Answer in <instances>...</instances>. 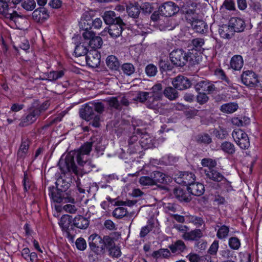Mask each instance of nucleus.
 Listing matches in <instances>:
<instances>
[{"instance_id": "56", "label": "nucleus", "mask_w": 262, "mask_h": 262, "mask_svg": "<svg viewBox=\"0 0 262 262\" xmlns=\"http://www.w3.org/2000/svg\"><path fill=\"white\" fill-rule=\"evenodd\" d=\"M186 257L190 262H200L205 260L204 256H200L199 254L194 253H189Z\"/></svg>"}, {"instance_id": "42", "label": "nucleus", "mask_w": 262, "mask_h": 262, "mask_svg": "<svg viewBox=\"0 0 262 262\" xmlns=\"http://www.w3.org/2000/svg\"><path fill=\"white\" fill-rule=\"evenodd\" d=\"M88 51V49L87 47L84 45L80 43L75 47L74 53L76 56L79 57L85 55V54L87 55L89 52Z\"/></svg>"}, {"instance_id": "59", "label": "nucleus", "mask_w": 262, "mask_h": 262, "mask_svg": "<svg viewBox=\"0 0 262 262\" xmlns=\"http://www.w3.org/2000/svg\"><path fill=\"white\" fill-rule=\"evenodd\" d=\"M189 219L190 222L192 223L198 227H200L204 224L203 219L200 217L191 216L189 217Z\"/></svg>"}, {"instance_id": "49", "label": "nucleus", "mask_w": 262, "mask_h": 262, "mask_svg": "<svg viewBox=\"0 0 262 262\" xmlns=\"http://www.w3.org/2000/svg\"><path fill=\"white\" fill-rule=\"evenodd\" d=\"M229 247L233 250H238L241 246L239 239L236 237H231L229 239Z\"/></svg>"}, {"instance_id": "38", "label": "nucleus", "mask_w": 262, "mask_h": 262, "mask_svg": "<svg viewBox=\"0 0 262 262\" xmlns=\"http://www.w3.org/2000/svg\"><path fill=\"white\" fill-rule=\"evenodd\" d=\"M29 144L27 141L22 142L17 152V157L19 159L24 158L27 155Z\"/></svg>"}, {"instance_id": "24", "label": "nucleus", "mask_w": 262, "mask_h": 262, "mask_svg": "<svg viewBox=\"0 0 262 262\" xmlns=\"http://www.w3.org/2000/svg\"><path fill=\"white\" fill-rule=\"evenodd\" d=\"M243 59L241 55H234L231 59L230 67L234 70H241L243 66Z\"/></svg>"}, {"instance_id": "39", "label": "nucleus", "mask_w": 262, "mask_h": 262, "mask_svg": "<svg viewBox=\"0 0 262 262\" xmlns=\"http://www.w3.org/2000/svg\"><path fill=\"white\" fill-rule=\"evenodd\" d=\"M102 40L99 36H94L89 41V45L93 49L100 48L102 45Z\"/></svg>"}, {"instance_id": "51", "label": "nucleus", "mask_w": 262, "mask_h": 262, "mask_svg": "<svg viewBox=\"0 0 262 262\" xmlns=\"http://www.w3.org/2000/svg\"><path fill=\"white\" fill-rule=\"evenodd\" d=\"M122 70L127 75H130L135 72L134 66L130 63H125L122 66Z\"/></svg>"}, {"instance_id": "26", "label": "nucleus", "mask_w": 262, "mask_h": 262, "mask_svg": "<svg viewBox=\"0 0 262 262\" xmlns=\"http://www.w3.org/2000/svg\"><path fill=\"white\" fill-rule=\"evenodd\" d=\"M102 17L105 23L111 25L116 23L118 19H120L116 16V14L113 11H105Z\"/></svg>"}, {"instance_id": "18", "label": "nucleus", "mask_w": 262, "mask_h": 262, "mask_svg": "<svg viewBox=\"0 0 262 262\" xmlns=\"http://www.w3.org/2000/svg\"><path fill=\"white\" fill-rule=\"evenodd\" d=\"M229 24V26L232 28L233 31L234 32L243 31L245 26L244 21L242 19L237 17L231 18Z\"/></svg>"}, {"instance_id": "17", "label": "nucleus", "mask_w": 262, "mask_h": 262, "mask_svg": "<svg viewBox=\"0 0 262 262\" xmlns=\"http://www.w3.org/2000/svg\"><path fill=\"white\" fill-rule=\"evenodd\" d=\"M173 195L180 201L188 202L191 200L190 194L180 187L173 190Z\"/></svg>"}, {"instance_id": "25", "label": "nucleus", "mask_w": 262, "mask_h": 262, "mask_svg": "<svg viewBox=\"0 0 262 262\" xmlns=\"http://www.w3.org/2000/svg\"><path fill=\"white\" fill-rule=\"evenodd\" d=\"M191 26L195 31L199 33H204L207 29V24L202 20L198 18L192 23Z\"/></svg>"}, {"instance_id": "58", "label": "nucleus", "mask_w": 262, "mask_h": 262, "mask_svg": "<svg viewBox=\"0 0 262 262\" xmlns=\"http://www.w3.org/2000/svg\"><path fill=\"white\" fill-rule=\"evenodd\" d=\"M140 183L143 186L154 185L155 183L152 178L149 177H141L139 180Z\"/></svg>"}, {"instance_id": "7", "label": "nucleus", "mask_w": 262, "mask_h": 262, "mask_svg": "<svg viewBox=\"0 0 262 262\" xmlns=\"http://www.w3.org/2000/svg\"><path fill=\"white\" fill-rule=\"evenodd\" d=\"M232 135L235 142L241 148L246 149L249 146L250 142L248 137L242 129H234Z\"/></svg>"}, {"instance_id": "35", "label": "nucleus", "mask_w": 262, "mask_h": 262, "mask_svg": "<svg viewBox=\"0 0 262 262\" xmlns=\"http://www.w3.org/2000/svg\"><path fill=\"white\" fill-rule=\"evenodd\" d=\"M138 139V137L137 135L133 136L129 140L128 144H129V151L130 153H134L139 151L140 150V146L138 143L134 145V142L137 141Z\"/></svg>"}, {"instance_id": "62", "label": "nucleus", "mask_w": 262, "mask_h": 262, "mask_svg": "<svg viewBox=\"0 0 262 262\" xmlns=\"http://www.w3.org/2000/svg\"><path fill=\"white\" fill-rule=\"evenodd\" d=\"M219 249V242L214 241L208 249V253L210 254H215Z\"/></svg>"}, {"instance_id": "16", "label": "nucleus", "mask_w": 262, "mask_h": 262, "mask_svg": "<svg viewBox=\"0 0 262 262\" xmlns=\"http://www.w3.org/2000/svg\"><path fill=\"white\" fill-rule=\"evenodd\" d=\"M48 17V13L44 8L37 9L32 13L33 20L38 23H42L47 20Z\"/></svg>"}, {"instance_id": "54", "label": "nucleus", "mask_w": 262, "mask_h": 262, "mask_svg": "<svg viewBox=\"0 0 262 262\" xmlns=\"http://www.w3.org/2000/svg\"><path fill=\"white\" fill-rule=\"evenodd\" d=\"M63 75V72L62 71H53L50 72L48 75V79L50 80H56L61 78Z\"/></svg>"}, {"instance_id": "40", "label": "nucleus", "mask_w": 262, "mask_h": 262, "mask_svg": "<svg viewBox=\"0 0 262 262\" xmlns=\"http://www.w3.org/2000/svg\"><path fill=\"white\" fill-rule=\"evenodd\" d=\"M152 96L154 100H158L162 97V85L161 84L155 85L152 88Z\"/></svg>"}, {"instance_id": "30", "label": "nucleus", "mask_w": 262, "mask_h": 262, "mask_svg": "<svg viewBox=\"0 0 262 262\" xmlns=\"http://www.w3.org/2000/svg\"><path fill=\"white\" fill-rule=\"evenodd\" d=\"M38 115L39 112L38 110H33L23 119V122L20 125L25 126L32 123L36 120Z\"/></svg>"}, {"instance_id": "1", "label": "nucleus", "mask_w": 262, "mask_h": 262, "mask_svg": "<svg viewBox=\"0 0 262 262\" xmlns=\"http://www.w3.org/2000/svg\"><path fill=\"white\" fill-rule=\"evenodd\" d=\"M93 138L91 142L83 144L78 150L71 151L68 154H64L61 157L58 164H83L88 162V159L92 146L95 147L98 152L103 151L105 146L102 144V140L100 138Z\"/></svg>"}, {"instance_id": "15", "label": "nucleus", "mask_w": 262, "mask_h": 262, "mask_svg": "<svg viewBox=\"0 0 262 262\" xmlns=\"http://www.w3.org/2000/svg\"><path fill=\"white\" fill-rule=\"evenodd\" d=\"M124 24L121 19H118L116 23H115L109 27L108 33L113 38L119 37L122 33L123 26Z\"/></svg>"}, {"instance_id": "53", "label": "nucleus", "mask_w": 262, "mask_h": 262, "mask_svg": "<svg viewBox=\"0 0 262 262\" xmlns=\"http://www.w3.org/2000/svg\"><path fill=\"white\" fill-rule=\"evenodd\" d=\"M145 73L148 76H154L157 73V68L152 64H148L145 68Z\"/></svg>"}, {"instance_id": "44", "label": "nucleus", "mask_w": 262, "mask_h": 262, "mask_svg": "<svg viewBox=\"0 0 262 262\" xmlns=\"http://www.w3.org/2000/svg\"><path fill=\"white\" fill-rule=\"evenodd\" d=\"M221 149L225 152L232 154L235 152V147L233 144L229 142H224L221 145Z\"/></svg>"}, {"instance_id": "4", "label": "nucleus", "mask_w": 262, "mask_h": 262, "mask_svg": "<svg viewBox=\"0 0 262 262\" xmlns=\"http://www.w3.org/2000/svg\"><path fill=\"white\" fill-rule=\"evenodd\" d=\"M9 2V0H0V15L11 21L17 23L19 19H22L23 17L18 14L15 11L10 12L8 5Z\"/></svg>"}, {"instance_id": "33", "label": "nucleus", "mask_w": 262, "mask_h": 262, "mask_svg": "<svg viewBox=\"0 0 262 262\" xmlns=\"http://www.w3.org/2000/svg\"><path fill=\"white\" fill-rule=\"evenodd\" d=\"M199 52L197 51L195 48L189 50V51L186 53L187 58V61L188 60L192 62H198L199 61Z\"/></svg>"}, {"instance_id": "10", "label": "nucleus", "mask_w": 262, "mask_h": 262, "mask_svg": "<svg viewBox=\"0 0 262 262\" xmlns=\"http://www.w3.org/2000/svg\"><path fill=\"white\" fill-rule=\"evenodd\" d=\"M242 82L247 86L253 88L259 82L257 76L251 71H246L242 75Z\"/></svg>"}, {"instance_id": "55", "label": "nucleus", "mask_w": 262, "mask_h": 262, "mask_svg": "<svg viewBox=\"0 0 262 262\" xmlns=\"http://www.w3.org/2000/svg\"><path fill=\"white\" fill-rule=\"evenodd\" d=\"M152 228L153 224L151 223H148L146 226L141 228L140 232V236L141 237H144L152 229Z\"/></svg>"}, {"instance_id": "48", "label": "nucleus", "mask_w": 262, "mask_h": 262, "mask_svg": "<svg viewBox=\"0 0 262 262\" xmlns=\"http://www.w3.org/2000/svg\"><path fill=\"white\" fill-rule=\"evenodd\" d=\"M161 163L164 164L166 163H173L179 162V158L173 156L171 155H167L161 158Z\"/></svg>"}, {"instance_id": "37", "label": "nucleus", "mask_w": 262, "mask_h": 262, "mask_svg": "<svg viewBox=\"0 0 262 262\" xmlns=\"http://www.w3.org/2000/svg\"><path fill=\"white\" fill-rule=\"evenodd\" d=\"M164 94L170 100H173L178 96L177 91L172 87L166 88L164 91Z\"/></svg>"}, {"instance_id": "63", "label": "nucleus", "mask_w": 262, "mask_h": 262, "mask_svg": "<svg viewBox=\"0 0 262 262\" xmlns=\"http://www.w3.org/2000/svg\"><path fill=\"white\" fill-rule=\"evenodd\" d=\"M207 84V81H201L198 82L195 85V89L196 91H202L203 93L205 92L206 86Z\"/></svg>"}, {"instance_id": "61", "label": "nucleus", "mask_w": 262, "mask_h": 262, "mask_svg": "<svg viewBox=\"0 0 262 262\" xmlns=\"http://www.w3.org/2000/svg\"><path fill=\"white\" fill-rule=\"evenodd\" d=\"M59 224L63 230H66V229H67L70 224V221L69 220L68 216H62L60 220Z\"/></svg>"}, {"instance_id": "45", "label": "nucleus", "mask_w": 262, "mask_h": 262, "mask_svg": "<svg viewBox=\"0 0 262 262\" xmlns=\"http://www.w3.org/2000/svg\"><path fill=\"white\" fill-rule=\"evenodd\" d=\"M151 177L155 184L157 183H163L164 181L165 174L160 171H155L151 174Z\"/></svg>"}, {"instance_id": "57", "label": "nucleus", "mask_w": 262, "mask_h": 262, "mask_svg": "<svg viewBox=\"0 0 262 262\" xmlns=\"http://www.w3.org/2000/svg\"><path fill=\"white\" fill-rule=\"evenodd\" d=\"M75 245L76 248L79 250L81 251L84 250L86 248V241L84 238L82 237H79L76 240Z\"/></svg>"}, {"instance_id": "8", "label": "nucleus", "mask_w": 262, "mask_h": 262, "mask_svg": "<svg viewBox=\"0 0 262 262\" xmlns=\"http://www.w3.org/2000/svg\"><path fill=\"white\" fill-rule=\"evenodd\" d=\"M50 198L55 202L56 203H74L75 202L74 199L69 196H66L67 193L58 190L57 188H53L50 189L49 193Z\"/></svg>"}, {"instance_id": "41", "label": "nucleus", "mask_w": 262, "mask_h": 262, "mask_svg": "<svg viewBox=\"0 0 262 262\" xmlns=\"http://www.w3.org/2000/svg\"><path fill=\"white\" fill-rule=\"evenodd\" d=\"M128 213L127 209L122 207H118L114 209L113 215L117 219H121L126 216Z\"/></svg>"}, {"instance_id": "28", "label": "nucleus", "mask_w": 262, "mask_h": 262, "mask_svg": "<svg viewBox=\"0 0 262 262\" xmlns=\"http://www.w3.org/2000/svg\"><path fill=\"white\" fill-rule=\"evenodd\" d=\"M106 64L107 67L112 70H118L120 63L115 56L110 55L106 59Z\"/></svg>"}, {"instance_id": "31", "label": "nucleus", "mask_w": 262, "mask_h": 262, "mask_svg": "<svg viewBox=\"0 0 262 262\" xmlns=\"http://www.w3.org/2000/svg\"><path fill=\"white\" fill-rule=\"evenodd\" d=\"M219 32L221 37L228 39L232 35L233 31L229 25H223L219 28Z\"/></svg>"}, {"instance_id": "36", "label": "nucleus", "mask_w": 262, "mask_h": 262, "mask_svg": "<svg viewBox=\"0 0 262 262\" xmlns=\"http://www.w3.org/2000/svg\"><path fill=\"white\" fill-rule=\"evenodd\" d=\"M56 188L65 192L69 188L70 184L62 178H58L56 182Z\"/></svg>"}, {"instance_id": "50", "label": "nucleus", "mask_w": 262, "mask_h": 262, "mask_svg": "<svg viewBox=\"0 0 262 262\" xmlns=\"http://www.w3.org/2000/svg\"><path fill=\"white\" fill-rule=\"evenodd\" d=\"M185 17L186 20L190 23L191 25L198 18V15L191 9H189L186 11Z\"/></svg>"}, {"instance_id": "34", "label": "nucleus", "mask_w": 262, "mask_h": 262, "mask_svg": "<svg viewBox=\"0 0 262 262\" xmlns=\"http://www.w3.org/2000/svg\"><path fill=\"white\" fill-rule=\"evenodd\" d=\"M138 139V137L137 135L133 136L129 140L128 144H129V151L130 153H134L139 151L140 150V146L138 143L134 145V142L137 141Z\"/></svg>"}, {"instance_id": "23", "label": "nucleus", "mask_w": 262, "mask_h": 262, "mask_svg": "<svg viewBox=\"0 0 262 262\" xmlns=\"http://www.w3.org/2000/svg\"><path fill=\"white\" fill-rule=\"evenodd\" d=\"M169 248L173 253L179 254L186 249V246L183 241L178 240L170 245Z\"/></svg>"}, {"instance_id": "9", "label": "nucleus", "mask_w": 262, "mask_h": 262, "mask_svg": "<svg viewBox=\"0 0 262 262\" xmlns=\"http://www.w3.org/2000/svg\"><path fill=\"white\" fill-rule=\"evenodd\" d=\"M195 174L190 172H179L178 176L175 178L176 182L181 185L189 186L195 180Z\"/></svg>"}, {"instance_id": "22", "label": "nucleus", "mask_w": 262, "mask_h": 262, "mask_svg": "<svg viewBox=\"0 0 262 262\" xmlns=\"http://www.w3.org/2000/svg\"><path fill=\"white\" fill-rule=\"evenodd\" d=\"M216 231V237L220 239L225 240L228 236L230 231L229 227L226 225H217L215 228Z\"/></svg>"}, {"instance_id": "43", "label": "nucleus", "mask_w": 262, "mask_h": 262, "mask_svg": "<svg viewBox=\"0 0 262 262\" xmlns=\"http://www.w3.org/2000/svg\"><path fill=\"white\" fill-rule=\"evenodd\" d=\"M81 28L84 30V31L82 34V36L85 40L86 44H88L89 41L95 36V34L92 31L88 30V29L91 28V26L88 24V26L84 25V26H83V27Z\"/></svg>"}, {"instance_id": "13", "label": "nucleus", "mask_w": 262, "mask_h": 262, "mask_svg": "<svg viewBox=\"0 0 262 262\" xmlns=\"http://www.w3.org/2000/svg\"><path fill=\"white\" fill-rule=\"evenodd\" d=\"M89 246L91 250L98 254L103 243L102 238L97 234H94L89 237Z\"/></svg>"}, {"instance_id": "19", "label": "nucleus", "mask_w": 262, "mask_h": 262, "mask_svg": "<svg viewBox=\"0 0 262 262\" xmlns=\"http://www.w3.org/2000/svg\"><path fill=\"white\" fill-rule=\"evenodd\" d=\"M187 190L192 195L200 196L204 193V186L202 183L193 182L187 187Z\"/></svg>"}, {"instance_id": "47", "label": "nucleus", "mask_w": 262, "mask_h": 262, "mask_svg": "<svg viewBox=\"0 0 262 262\" xmlns=\"http://www.w3.org/2000/svg\"><path fill=\"white\" fill-rule=\"evenodd\" d=\"M22 7L27 11H32L36 7L34 0H25L21 3Z\"/></svg>"}, {"instance_id": "27", "label": "nucleus", "mask_w": 262, "mask_h": 262, "mask_svg": "<svg viewBox=\"0 0 262 262\" xmlns=\"http://www.w3.org/2000/svg\"><path fill=\"white\" fill-rule=\"evenodd\" d=\"M73 224L77 228L80 229H85L88 227L89 222L83 216L81 215H78L74 219Z\"/></svg>"}, {"instance_id": "3", "label": "nucleus", "mask_w": 262, "mask_h": 262, "mask_svg": "<svg viewBox=\"0 0 262 262\" xmlns=\"http://www.w3.org/2000/svg\"><path fill=\"white\" fill-rule=\"evenodd\" d=\"M206 168L204 169V171L206 177L216 182H222V184L225 185V188H228L230 186V183L226 180V179L217 171L214 165H205Z\"/></svg>"}, {"instance_id": "46", "label": "nucleus", "mask_w": 262, "mask_h": 262, "mask_svg": "<svg viewBox=\"0 0 262 262\" xmlns=\"http://www.w3.org/2000/svg\"><path fill=\"white\" fill-rule=\"evenodd\" d=\"M127 12L130 16L137 17L140 13V9L137 6L130 5L127 7Z\"/></svg>"}, {"instance_id": "6", "label": "nucleus", "mask_w": 262, "mask_h": 262, "mask_svg": "<svg viewBox=\"0 0 262 262\" xmlns=\"http://www.w3.org/2000/svg\"><path fill=\"white\" fill-rule=\"evenodd\" d=\"M186 53L182 49L173 50L170 54L171 62L178 67H183L187 62Z\"/></svg>"}, {"instance_id": "20", "label": "nucleus", "mask_w": 262, "mask_h": 262, "mask_svg": "<svg viewBox=\"0 0 262 262\" xmlns=\"http://www.w3.org/2000/svg\"><path fill=\"white\" fill-rule=\"evenodd\" d=\"M203 232L201 229H195L182 234V237L186 241H196L203 236Z\"/></svg>"}, {"instance_id": "64", "label": "nucleus", "mask_w": 262, "mask_h": 262, "mask_svg": "<svg viewBox=\"0 0 262 262\" xmlns=\"http://www.w3.org/2000/svg\"><path fill=\"white\" fill-rule=\"evenodd\" d=\"M196 99L200 104H203L208 101V97L205 93L200 92L197 96Z\"/></svg>"}, {"instance_id": "60", "label": "nucleus", "mask_w": 262, "mask_h": 262, "mask_svg": "<svg viewBox=\"0 0 262 262\" xmlns=\"http://www.w3.org/2000/svg\"><path fill=\"white\" fill-rule=\"evenodd\" d=\"M214 134L218 138L224 139L227 136L228 131L225 128L220 127L219 129H216L214 131Z\"/></svg>"}, {"instance_id": "2", "label": "nucleus", "mask_w": 262, "mask_h": 262, "mask_svg": "<svg viewBox=\"0 0 262 262\" xmlns=\"http://www.w3.org/2000/svg\"><path fill=\"white\" fill-rule=\"evenodd\" d=\"M80 115L82 118L86 121L92 120V125L94 127H99L100 125V116L96 115L93 107L91 104H85L80 111Z\"/></svg>"}, {"instance_id": "32", "label": "nucleus", "mask_w": 262, "mask_h": 262, "mask_svg": "<svg viewBox=\"0 0 262 262\" xmlns=\"http://www.w3.org/2000/svg\"><path fill=\"white\" fill-rule=\"evenodd\" d=\"M103 243L101 245V250L103 251L105 249L108 250L112 249L115 245L114 238L109 235H105L102 238Z\"/></svg>"}, {"instance_id": "11", "label": "nucleus", "mask_w": 262, "mask_h": 262, "mask_svg": "<svg viewBox=\"0 0 262 262\" xmlns=\"http://www.w3.org/2000/svg\"><path fill=\"white\" fill-rule=\"evenodd\" d=\"M159 12L162 16H171L179 11V7L172 2H167L159 7Z\"/></svg>"}, {"instance_id": "21", "label": "nucleus", "mask_w": 262, "mask_h": 262, "mask_svg": "<svg viewBox=\"0 0 262 262\" xmlns=\"http://www.w3.org/2000/svg\"><path fill=\"white\" fill-rule=\"evenodd\" d=\"M62 173L70 176L72 173L78 175L79 171L76 165H58Z\"/></svg>"}, {"instance_id": "52", "label": "nucleus", "mask_w": 262, "mask_h": 262, "mask_svg": "<svg viewBox=\"0 0 262 262\" xmlns=\"http://www.w3.org/2000/svg\"><path fill=\"white\" fill-rule=\"evenodd\" d=\"M91 16L88 12H84L81 18L80 25L81 27H83L84 25L88 26V23L91 26Z\"/></svg>"}, {"instance_id": "12", "label": "nucleus", "mask_w": 262, "mask_h": 262, "mask_svg": "<svg viewBox=\"0 0 262 262\" xmlns=\"http://www.w3.org/2000/svg\"><path fill=\"white\" fill-rule=\"evenodd\" d=\"M100 54L96 49H93L90 51L86 56L87 64L92 68L97 67L100 64Z\"/></svg>"}, {"instance_id": "5", "label": "nucleus", "mask_w": 262, "mask_h": 262, "mask_svg": "<svg viewBox=\"0 0 262 262\" xmlns=\"http://www.w3.org/2000/svg\"><path fill=\"white\" fill-rule=\"evenodd\" d=\"M137 135L140 138L139 141L140 146L143 149H148L156 146L155 140L149 135L143 133L140 128H135Z\"/></svg>"}, {"instance_id": "29", "label": "nucleus", "mask_w": 262, "mask_h": 262, "mask_svg": "<svg viewBox=\"0 0 262 262\" xmlns=\"http://www.w3.org/2000/svg\"><path fill=\"white\" fill-rule=\"evenodd\" d=\"M238 107V105L236 103L230 102L222 105L220 110L224 113L231 114L235 112Z\"/></svg>"}, {"instance_id": "14", "label": "nucleus", "mask_w": 262, "mask_h": 262, "mask_svg": "<svg viewBox=\"0 0 262 262\" xmlns=\"http://www.w3.org/2000/svg\"><path fill=\"white\" fill-rule=\"evenodd\" d=\"M172 84L175 88L183 90L190 88L191 83L187 78L183 76H178L173 80Z\"/></svg>"}]
</instances>
